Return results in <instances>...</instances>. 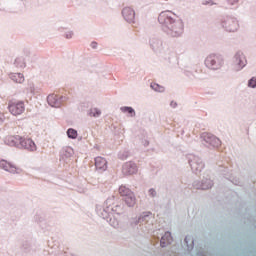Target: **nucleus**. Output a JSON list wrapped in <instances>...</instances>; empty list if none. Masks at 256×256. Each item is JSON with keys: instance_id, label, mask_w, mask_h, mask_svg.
Instances as JSON below:
<instances>
[{"instance_id": "obj_1", "label": "nucleus", "mask_w": 256, "mask_h": 256, "mask_svg": "<svg viewBox=\"0 0 256 256\" xmlns=\"http://www.w3.org/2000/svg\"><path fill=\"white\" fill-rule=\"evenodd\" d=\"M8 111L13 117H19L25 113V102L21 100H10L8 102Z\"/></svg>"}, {"instance_id": "obj_2", "label": "nucleus", "mask_w": 256, "mask_h": 256, "mask_svg": "<svg viewBox=\"0 0 256 256\" xmlns=\"http://www.w3.org/2000/svg\"><path fill=\"white\" fill-rule=\"evenodd\" d=\"M167 33L170 37H181L183 35V22L174 21L170 23Z\"/></svg>"}, {"instance_id": "obj_3", "label": "nucleus", "mask_w": 256, "mask_h": 256, "mask_svg": "<svg viewBox=\"0 0 256 256\" xmlns=\"http://www.w3.org/2000/svg\"><path fill=\"white\" fill-rule=\"evenodd\" d=\"M222 63L221 58L217 55H210L205 60V65L209 69H219Z\"/></svg>"}, {"instance_id": "obj_4", "label": "nucleus", "mask_w": 256, "mask_h": 256, "mask_svg": "<svg viewBox=\"0 0 256 256\" xmlns=\"http://www.w3.org/2000/svg\"><path fill=\"white\" fill-rule=\"evenodd\" d=\"M23 141V137L16 135V136H9L6 139L7 145L10 147H21Z\"/></svg>"}, {"instance_id": "obj_5", "label": "nucleus", "mask_w": 256, "mask_h": 256, "mask_svg": "<svg viewBox=\"0 0 256 256\" xmlns=\"http://www.w3.org/2000/svg\"><path fill=\"white\" fill-rule=\"evenodd\" d=\"M21 147L27 151H37V145L31 138H22Z\"/></svg>"}, {"instance_id": "obj_6", "label": "nucleus", "mask_w": 256, "mask_h": 256, "mask_svg": "<svg viewBox=\"0 0 256 256\" xmlns=\"http://www.w3.org/2000/svg\"><path fill=\"white\" fill-rule=\"evenodd\" d=\"M0 167L1 169H4V171H8L9 173H18L19 168H17L15 165L11 164L10 162L6 160L0 161Z\"/></svg>"}, {"instance_id": "obj_7", "label": "nucleus", "mask_w": 256, "mask_h": 256, "mask_svg": "<svg viewBox=\"0 0 256 256\" xmlns=\"http://www.w3.org/2000/svg\"><path fill=\"white\" fill-rule=\"evenodd\" d=\"M224 27L230 33H235L239 29V22L237 20L229 19L224 23Z\"/></svg>"}, {"instance_id": "obj_8", "label": "nucleus", "mask_w": 256, "mask_h": 256, "mask_svg": "<svg viewBox=\"0 0 256 256\" xmlns=\"http://www.w3.org/2000/svg\"><path fill=\"white\" fill-rule=\"evenodd\" d=\"M47 101L51 107H61V97L57 94L49 95Z\"/></svg>"}, {"instance_id": "obj_9", "label": "nucleus", "mask_w": 256, "mask_h": 256, "mask_svg": "<svg viewBox=\"0 0 256 256\" xmlns=\"http://www.w3.org/2000/svg\"><path fill=\"white\" fill-rule=\"evenodd\" d=\"M122 15L124 19H126L128 22L134 21L135 19V10L130 7H126L122 10Z\"/></svg>"}, {"instance_id": "obj_10", "label": "nucleus", "mask_w": 256, "mask_h": 256, "mask_svg": "<svg viewBox=\"0 0 256 256\" xmlns=\"http://www.w3.org/2000/svg\"><path fill=\"white\" fill-rule=\"evenodd\" d=\"M95 167L100 171H105L107 169V160H105L103 157H96Z\"/></svg>"}, {"instance_id": "obj_11", "label": "nucleus", "mask_w": 256, "mask_h": 256, "mask_svg": "<svg viewBox=\"0 0 256 256\" xmlns=\"http://www.w3.org/2000/svg\"><path fill=\"white\" fill-rule=\"evenodd\" d=\"M171 241H173L171 232H166L160 240V245L161 247H167V245L171 244Z\"/></svg>"}, {"instance_id": "obj_12", "label": "nucleus", "mask_w": 256, "mask_h": 256, "mask_svg": "<svg viewBox=\"0 0 256 256\" xmlns=\"http://www.w3.org/2000/svg\"><path fill=\"white\" fill-rule=\"evenodd\" d=\"M171 241H173L171 232H166L160 240V245L161 247H167V245L171 244Z\"/></svg>"}, {"instance_id": "obj_13", "label": "nucleus", "mask_w": 256, "mask_h": 256, "mask_svg": "<svg viewBox=\"0 0 256 256\" xmlns=\"http://www.w3.org/2000/svg\"><path fill=\"white\" fill-rule=\"evenodd\" d=\"M123 171L124 173H127V175H133L137 173V165L131 163L125 164L123 167Z\"/></svg>"}, {"instance_id": "obj_14", "label": "nucleus", "mask_w": 256, "mask_h": 256, "mask_svg": "<svg viewBox=\"0 0 256 256\" xmlns=\"http://www.w3.org/2000/svg\"><path fill=\"white\" fill-rule=\"evenodd\" d=\"M10 78L14 83H24L25 82V76L22 73H14L10 75Z\"/></svg>"}, {"instance_id": "obj_15", "label": "nucleus", "mask_w": 256, "mask_h": 256, "mask_svg": "<svg viewBox=\"0 0 256 256\" xmlns=\"http://www.w3.org/2000/svg\"><path fill=\"white\" fill-rule=\"evenodd\" d=\"M124 201L126 205H128V207H133L136 203L135 194H133L132 192L131 194L128 195V197L124 198Z\"/></svg>"}, {"instance_id": "obj_16", "label": "nucleus", "mask_w": 256, "mask_h": 256, "mask_svg": "<svg viewBox=\"0 0 256 256\" xmlns=\"http://www.w3.org/2000/svg\"><path fill=\"white\" fill-rule=\"evenodd\" d=\"M119 193H120L121 197H124V199H125V197H128L133 192L129 188L125 187V186H120Z\"/></svg>"}, {"instance_id": "obj_17", "label": "nucleus", "mask_w": 256, "mask_h": 256, "mask_svg": "<svg viewBox=\"0 0 256 256\" xmlns=\"http://www.w3.org/2000/svg\"><path fill=\"white\" fill-rule=\"evenodd\" d=\"M120 109L122 113H129L131 117H135V110L132 107L124 106V107H121Z\"/></svg>"}, {"instance_id": "obj_18", "label": "nucleus", "mask_w": 256, "mask_h": 256, "mask_svg": "<svg viewBox=\"0 0 256 256\" xmlns=\"http://www.w3.org/2000/svg\"><path fill=\"white\" fill-rule=\"evenodd\" d=\"M151 89H153L154 91H157L158 93H163L165 91V87H163L157 83H152Z\"/></svg>"}, {"instance_id": "obj_19", "label": "nucleus", "mask_w": 256, "mask_h": 256, "mask_svg": "<svg viewBox=\"0 0 256 256\" xmlns=\"http://www.w3.org/2000/svg\"><path fill=\"white\" fill-rule=\"evenodd\" d=\"M67 135H68L69 139H77V135H78L77 130L70 128L67 131Z\"/></svg>"}, {"instance_id": "obj_20", "label": "nucleus", "mask_w": 256, "mask_h": 256, "mask_svg": "<svg viewBox=\"0 0 256 256\" xmlns=\"http://www.w3.org/2000/svg\"><path fill=\"white\" fill-rule=\"evenodd\" d=\"M90 117H99L101 115V111L99 109L93 108L89 113Z\"/></svg>"}, {"instance_id": "obj_21", "label": "nucleus", "mask_w": 256, "mask_h": 256, "mask_svg": "<svg viewBox=\"0 0 256 256\" xmlns=\"http://www.w3.org/2000/svg\"><path fill=\"white\" fill-rule=\"evenodd\" d=\"M185 243H186L188 249H193V238L192 237L187 236L185 238Z\"/></svg>"}, {"instance_id": "obj_22", "label": "nucleus", "mask_w": 256, "mask_h": 256, "mask_svg": "<svg viewBox=\"0 0 256 256\" xmlns=\"http://www.w3.org/2000/svg\"><path fill=\"white\" fill-rule=\"evenodd\" d=\"M16 67H25V61L22 58H17L15 60Z\"/></svg>"}, {"instance_id": "obj_23", "label": "nucleus", "mask_w": 256, "mask_h": 256, "mask_svg": "<svg viewBox=\"0 0 256 256\" xmlns=\"http://www.w3.org/2000/svg\"><path fill=\"white\" fill-rule=\"evenodd\" d=\"M248 87H251L252 89H255V87H256V78L255 77H253L249 80Z\"/></svg>"}, {"instance_id": "obj_24", "label": "nucleus", "mask_w": 256, "mask_h": 256, "mask_svg": "<svg viewBox=\"0 0 256 256\" xmlns=\"http://www.w3.org/2000/svg\"><path fill=\"white\" fill-rule=\"evenodd\" d=\"M247 63V60H245V58H243L242 60L239 61V65L240 68L243 69V67H245V64Z\"/></svg>"}, {"instance_id": "obj_25", "label": "nucleus", "mask_w": 256, "mask_h": 256, "mask_svg": "<svg viewBox=\"0 0 256 256\" xmlns=\"http://www.w3.org/2000/svg\"><path fill=\"white\" fill-rule=\"evenodd\" d=\"M149 195H150L151 197H155V195H157V192H155V189H150V190H149Z\"/></svg>"}, {"instance_id": "obj_26", "label": "nucleus", "mask_w": 256, "mask_h": 256, "mask_svg": "<svg viewBox=\"0 0 256 256\" xmlns=\"http://www.w3.org/2000/svg\"><path fill=\"white\" fill-rule=\"evenodd\" d=\"M165 17H167V15L165 13H162V14H160L158 19H159V21H163V19H165Z\"/></svg>"}, {"instance_id": "obj_27", "label": "nucleus", "mask_w": 256, "mask_h": 256, "mask_svg": "<svg viewBox=\"0 0 256 256\" xmlns=\"http://www.w3.org/2000/svg\"><path fill=\"white\" fill-rule=\"evenodd\" d=\"M91 47L92 49H97V42H92Z\"/></svg>"}, {"instance_id": "obj_28", "label": "nucleus", "mask_w": 256, "mask_h": 256, "mask_svg": "<svg viewBox=\"0 0 256 256\" xmlns=\"http://www.w3.org/2000/svg\"><path fill=\"white\" fill-rule=\"evenodd\" d=\"M208 139L213 140V141H219V139L215 138V136H209Z\"/></svg>"}, {"instance_id": "obj_29", "label": "nucleus", "mask_w": 256, "mask_h": 256, "mask_svg": "<svg viewBox=\"0 0 256 256\" xmlns=\"http://www.w3.org/2000/svg\"><path fill=\"white\" fill-rule=\"evenodd\" d=\"M231 5H234V3H237L239 0H228Z\"/></svg>"}, {"instance_id": "obj_30", "label": "nucleus", "mask_w": 256, "mask_h": 256, "mask_svg": "<svg viewBox=\"0 0 256 256\" xmlns=\"http://www.w3.org/2000/svg\"><path fill=\"white\" fill-rule=\"evenodd\" d=\"M171 107H177V103H175V102H171Z\"/></svg>"}, {"instance_id": "obj_31", "label": "nucleus", "mask_w": 256, "mask_h": 256, "mask_svg": "<svg viewBox=\"0 0 256 256\" xmlns=\"http://www.w3.org/2000/svg\"><path fill=\"white\" fill-rule=\"evenodd\" d=\"M211 185L209 186H202V189H210Z\"/></svg>"}, {"instance_id": "obj_32", "label": "nucleus", "mask_w": 256, "mask_h": 256, "mask_svg": "<svg viewBox=\"0 0 256 256\" xmlns=\"http://www.w3.org/2000/svg\"><path fill=\"white\" fill-rule=\"evenodd\" d=\"M208 143H211V140H208Z\"/></svg>"}]
</instances>
